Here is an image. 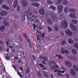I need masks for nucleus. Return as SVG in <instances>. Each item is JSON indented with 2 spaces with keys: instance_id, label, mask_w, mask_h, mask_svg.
<instances>
[{
  "instance_id": "nucleus-1",
  "label": "nucleus",
  "mask_w": 78,
  "mask_h": 78,
  "mask_svg": "<svg viewBox=\"0 0 78 78\" xmlns=\"http://www.w3.org/2000/svg\"><path fill=\"white\" fill-rule=\"evenodd\" d=\"M30 20L31 21H34V22H39V21L37 19L36 16H35L34 15H33L32 17L30 19Z\"/></svg>"
},
{
  "instance_id": "nucleus-2",
  "label": "nucleus",
  "mask_w": 78,
  "mask_h": 78,
  "mask_svg": "<svg viewBox=\"0 0 78 78\" xmlns=\"http://www.w3.org/2000/svg\"><path fill=\"white\" fill-rule=\"evenodd\" d=\"M21 3L22 6H24V7L27 6L28 5V2H27V1L25 0H22L21 2Z\"/></svg>"
},
{
  "instance_id": "nucleus-3",
  "label": "nucleus",
  "mask_w": 78,
  "mask_h": 78,
  "mask_svg": "<svg viewBox=\"0 0 78 78\" xmlns=\"http://www.w3.org/2000/svg\"><path fill=\"white\" fill-rule=\"evenodd\" d=\"M60 52L62 54H64V53H66V54H69L68 51L67 50H65V49L63 48H61Z\"/></svg>"
},
{
  "instance_id": "nucleus-4",
  "label": "nucleus",
  "mask_w": 78,
  "mask_h": 78,
  "mask_svg": "<svg viewBox=\"0 0 78 78\" xmlns=\"http://www.w3.org/2000/svg\"><path fill=\"white\" fill-rule=\"evenodd\" d=\"M57 9L58 11H59V12H61L63 9V6L61 5H58L57 6Z\"/></svg>"
},
{
  "instance_id": "nucleus-5",
  "label": "nucleus",
  "mask_w": 78,
  "mask_h": 78,
  "mask_svg": "<svg viewBox=\"0 0 78 78\" xmlns=\"http://www.w3.org/2000/svg\"><path fill=\"white\" fill-rule=\"evenodd\" d=\"M51 16L52 17V19L54 21L56 20V18H57V16H56V14L55 13H52Z\"/></svg>"
},
{
  "instance_id": "nucleus-6",
  "label": "nucleus",
  "mask_w": 78,
  "mask_h": 78,
  "mask_svg": "<svg viewBox=\"0 0 78 78\" xmlns=\"http://www.w3.org/2000/svg\"><path fill=\"white\" fill-rule=\"evenodd\" d=\"M70 26L71 28L73 31H76L77 30V27L72 24H71Z\"/></svg>"
},
{
  "instance_id": "nucleus-7",
  "label": "nucleus",
  "mask_w": 78,
  "mask_h": 78,
  "mask_svg": "<svg viewBox=\"0 0 78 78\" xmlns=\"http://www.w3.org/2000/svg\"><path fill=\"white\" fill-rule=\"evenodd\" d=\"M33 14V12H30L29 13V14H27V19L28 20H30V19L32 18V17H31V16H32Z\"/></svg>"
},
{
  "instance_id": "nucleus-8",
  "label": "nucleus",
  "mask_w": 78,
  "mask_h": 78,
  "mask_svg": "<svg viewBox=\"0 0 78 78\" xmlns=\"http://www.w3.org/2000/svg\"><path fill=\"white\" fill-rule=\"evenodd\" d=\"M39 13L41 15H44L45 14V10L43 9H41L39 10Z\"/></svg>"
},
{
  "instance_id": "nucleus-9",
  "label": "nucleus",
  "mask_w": 78,
  "mask_h": 78,
  "mask_svg": "<svg viewBox=\"0 0 78 78\" xmlns=\"http://www.w3.org/2000/svg\"><path fill=\"white\" fill-rule=\"evenodd\" d=\"M65 33L66 34L69 35V36H71L72 35V32L70 31V30H66L65 31Z\"/></svg>"
},
{
  "instance_id": "nucleus-10",
  "label": "nucleus",
  "mask_w": 78,
  "mask_h": 78,
  "mask_svg": "<svg viewBox=\"0 0 78 78\" xmlns=\"http://www.w3.org/2000/svg\"><path fill=\"white\" fill-rule=\"evenodd\" d=\"M63 25L64 28H67V27L68 26V23L64 21H63Z\"/></svg>"
},
{
  "instance_id": "nucleus-11",
  "label": "nucleus",
  "mask_w": 78,
  "mask_h": 78,
  "mask_svg": "<svg viewBox=\"0 0 78 78\" xmlns=\"http://www.w3.org/2000/svg\"><path fill=\"white\" fill-rule=\"evenodd\" d=\"M70 73L72 75H75L76 74V71L74 69H72L70 70Z\"/></svg>"
},
{
  "instance_id": "nucleus-12",
  "label": "nucleus",
  "mask_w": 78,
  "mask_h": 78,
  "mask_svg": "<svg viewBox=\"0 0 78 78\" xmlns=\"http://www.w3.org/2000/svg\"><path fill=\"white\" fill-rule=\"evenodd\" d=\"M7 14V12L5 11H2L0 13L1 16H5Z\"/></svg>"
},
{
  "instance_id": "nucleus-13",
  "label": "nucleus",
  "mask_w": 78,
  "mask_h": 78,
  "mask_svg": "<svg viewBox=\"0 0 78 78\" xmlns=\"http://www.w3.org/2000/svg\"><path fill=\"white\" fill-rule=\"evenodd\" d=\"M17 4H18V1H15L14 2L13 4V6L14 8H16L17 6Z\"/></svg>"
},
{
  "instance_id": "nucleus-14",
  "label": "nucleus",
  "mask_w": 78,
  "mask_h": 78,
  "mask_svg": "<svg viewBox=\"0 0 78 78\" xmlns=\"http://www.w3.org/2000/svg\"><path fill=\"white\" fill-rule=\"evenodd\" d=\"M69 12H75L76 10V9L73 8H70L69 9Z\"/></svg>"
},
{
  "instance_id": "nucleus-15",
  "label": "nucleus",
  "mask_w": 78,
  "mask_h": 78,
  "mask_svg": "<svg viewBox=\"0 0 78 78\" xmlns=\"http://www.w3.org/2000/svg\"><path fill=\"white\" fill-rule=\"evenodd\" d=\"M2 7L3 8H5V9H7V10H9V8L5 5H2Z\"/></svg>"
},
{
  "instance_id": "nucleus-16",
  "label": "nucleus",
  "mask_w": 78,
  "mask_h": 78,
  "mask_svg": "<svg viewBox=\"0 0 78 78\" xmlns=\"http://www.w3.org/2000/svg\"><path fill=\"white\" fill-rule=\"evenodd\" d=\"M69 17H71V18H73V19H75L76 18V16L74 14L71 13L69 14Z\"/></svg>"
},
{
  "instance_id": "nucleus-17",
  "label": "nucleus",
  "mask_w": 78,
  "mask_h": 78,
  "mask_svg": "<svg viewBox=\"0 0 78 78\" xmlns=\"http://www.w3.org/2000/svg\"><path fill=\"white\" fill-rule=\"evenodd\" d=\"M31 5H32V6H35L36 7H39V4L36 3L31 4Z\"/></svg>"
},
{
  "instance_id": "nucleus-18",
  "label": "nucleus",
  "mask_w": 78,
  "mask_h": 78,
  "mask_svg": "<svg viewBox=\"0 0 78 78\" xmlns=\"http://www.w3.org/2000/svg\"><path fill=\"white\" fill-rule=\"evenodd\" d=\"M47 21L49 24H51L52 23V21H51V20L50 18H48Z\"/></svg>"
},
{
  "instance_id": "nucleus-19",
  "label": "nucleus",
  "mask_w": 78,
  "mask_h": 78,
  "mask_svg": "<svg viewBox=\"0 0 78 78\" xmlns=\"http://www.w3.org/2000/svg\"><path fill=\"white\" fill-rule=\"evenodd\" d=\"M55 56L58 57V59H61V60H62V56L60 55L57 54Z\"/></svg>"
},
{
  "instance_id": "nucleus-20",
  "label": "nucleus",
  "mask_w": 78,
  "mask_h": 78,
  "mask_svg": "<svg viewBox=\"0 0 78 78\" xmlns=\"http://www.w3.org/2000/svg\"><path fill=\"white\" fill-rule=\"evenodd\" d=\"M66 64L67 66H69V67H71L72 66V64L71 62L69 61H67L66 62Z\"/></svg>"
},
{
  "instance_id": "nucleus-21",
  "label": "nucleus",
  "mask_w": 78,
  "mask_h": 78,
  "mask_svg": "<svg viewBox=\"0 0 78 78\" xmlns=\"http://www.w3.org/2000/svg\"><path fill=\"white\" fill-rule=\"evenodd\" d=\"M69 8L68 6L66 7L64 9V11L65 12L67 13V12H68V9H69Z\"/></svg>"
},
{
  "instance_id": "nucleus-22",
  "label": "nucleus",
  "mask_w": 78,
  "mask_h": 78,
  "mask_svg": "<svg viewBox=\"0 0 78 78\" xmlns=\"http://www.w3.org/2000/svg\"><path fill=\"white\" fill-rule=\"evenodd\" d=\"M72 22L73 23H74V24H77L78 23V21L76 20L73 19L72 20Z\"/></svg>"
},
{
  "instance_id": "nucleus-23",
  "label": "nucleus",
  "mask_w": 78,
  "mask_h": 78,
  "mask_svg": "<svg viewBox=\"0 0 78 78\" xmlns=\"http://www.w3.org/2000/svg\"><path fill=\"white\" fill-rule=\"evenodd\" d=\"M69 2L67 0H63V5H66L67 3Z\"/></svg>"
},
{
  "instance_id": "nucleus-24",
  "label": "nucleus",
  "mask_w": 78,
  "mask_h": 78,
  "mask_svg": "<svg viewBox=\"0 0 78 78\" xmlns=\"http://www.w3.org/2000/svg\"><path fill=\"white\" fill-rule=\"evenodd\" d=\"M43 59L45 61H48V58L47 57L44 56L43 57Z\"/></svg>"
},
{
  "instance_id": "nucleus-25",
  "label": "nucleus",
  "mask_w": 78,
  "mask_h": 78,
  "mask_svg": "<svg viewBox=\"0 0 78 78\" xmlns=\"http://www.w3.org/2000/svg\"><path fill=\"white\" fill-rule=\"evenodd\" d=\"M72 52L73 54H77V51L75 49H73L72 50Z\"/></svg>"
},
{
  "instance_id": "nucleus-26",
  "label": "nucleus",
  "mask_w": 78,
  "mask_h": 78,
  "mask_svg": "<svg viewBox=\"0 0 78 78\" xmlns=\"http://www.w3.org/2000/svg\"><path fill=\"white\" fill-rule=\"evenodd\" d=\"M62 1V0H58V1L56 3V5H59V4H61Z\"/></svg>"
},
{
  "instance_id": "nucleus-27",
  "label": "nucleus",
  "mask_w": 78,
  "mask_h": 78,
  "mask_svg": "<svg viewBox=\"0 0 78 78\" xmlns=\"http://www.w3.org/2000/svg\"><path fill=\"white\" fill-rule=\"evenodd\" d=\"M47 2L49 5H52V4L53 3V1L50 0H48Z\"/></svg>"
},
{
  "instance_id": "nucleus-28",
  "label": "nucleus",
  "mask_w": 78,
  "mask_h": 78,
  "mask_svg": "<svg viewBox=\"0 0 78 78\" xmlns=\"http://www.w3.org/2000/svg\"><path fill=\"white\" fill-rule=\"evenodd\" d=\"M74 47L76 49V50H78V43H75L74 44Z\"/></svg>"
},
{
  "instance_id": "nucleus-29",
  "label": "nucleus",
  "mask_w": 78,
  "mask_h": 78,
  "mask_svg": "<svg viewBox=\"0 0 78 78\" xmlns=\"http://www.w3.org/2000/svg\"><path fill=\"white\" fill-rule=\"evenodd\" d=\"M0 30L1 31L5 30V27L4 26H2L0 28Z\"/></svg>"
},
{
  "instance_id": "nucleus-30",
  "label": "nucleus",
  "mask_w": 78,
  "mask_h": 78,
  "mask_svg": "<svg viewBox=\"0 0 78 78\" xmlns=\"http://www.w3.org/2000/svg\"><path fill=\"white\" fill-rule=\"evenodd\" d=\"M68 42L70 44H73V41L71 39H69L68 40Z\"/></svg>"
},
{
  "instance_id": "nucleus-31",
  "label": "nucleus",
  "mask_w": 78,
  "mask_h": 78,
  "mask_svg": "<svg viewBox=\"0 0 78 78\" xmlns=\"http://www.w3.org/2000/svg\"><path fill=\"white\" fill-rule=\"evenodd\" d=\"M66 42L65 41H62L61 42V44L62 46H63L64 45L66 44Z\"/></svg>"
},
{
  "instance_id": "nucleus-32",
  "label": "nucleus",
  "mask_w": 78,
  "mask_h": 78,
  "mask_svg": "<svg viewBox=\"0 0 78 78\" xmlns=\"http://www.w3.org/2000/svg\"><path fill=\"white\" fill-rule=\"evenodd\" d=\"M3 23L5 26H8L9 25L8 22H7L6 21L4 22Z\"/></svg>"
},
{
  "instance_id": "nucleus-33",
  "label": "nucleus",
  "mask_w": 78,
  "mask_h": 78,
  "mask_svg": "<svg viewBox=\"0 0 78 78\" xmlns=\"http://www.w3.org/2000/svg\"><path fill=\"white\" fill-rule=\"evenodd\" d=\"M50 8L52 9V10H53L54 11L56 9V7H55V6H53V5H51L50 7Z\"/></svg>"
},
{
  "instance_id": "nucleus-34",
  "label": "nucleus",
  "mask_w": 78,
  "mask_h": 78,
  "mask_svg": "<svg viewBox=\"0 0 78 78\" xmlns=\"http://www.w3.org/2000/svg\"><path fill=\"white\" fill-rule=\"evenodd\" d=\"M54 29L56 31H58L59 29H58V26H55L54 27Z\"/></svg>"
},
{
  "instance_id": "nucleus-35",
  "label": "nucleus",
  "mask_w": 78,
  "mask_h": 78,
  "mask_svg": "<svg viewBox=\"0 0 78 78\" xmlns=\"http://www.w3.org/2000/svg\"><path fill=\"white\" fill-rule=\"evenodd\" d=\"M73 67L75 69V70H76V71H77L78 72V69L77 68V66H76V65H74L73 66Z\"/></svg>"
},
{
  "instance_id": "nucleus-36",
  "label": "nucleus",
  "mask_w": 78,
  "mask_h": 78,
  "mask_svg": "<svg viewBox=\"0 0 78 78\" xmlns=\"http://www.w3.org/2000/svg\"><path fill=\"white\" fill-rule=\"evenodd\" d=\"M29 13H30V11H29V10H28L24 12V14H30Z\"/></svg>"
},
{
  "instance_id": "nucleus-37",
  "label": "nucleus",
  "mask_w": 78,
  "mask_h": 78,
  "mask_svg": "<svg viewBox=\"0 0 78 78\" xmlns=\"http://www.w3.org/2000/svg\"><path fill=\"white\" fill-rule=\"evenodd\" d=\"M48 29L49 32H51V31H52V30H51V29L50 27H48Z\"/></svg>"
},
{
  "instance_id": "nucleus-38",
  "label": "nucleus",
  "mask_w": 78,
  "mask_h": 78,
  "mask_svg": "<svg viewBox=\"0 0 78 78\" xmlns=\"http://www.w3.org/2000/svg\"><path fill=\"white\" fill-rule=\"evenodd\" d=\"M60 18H63L64 17V14L62 13L59 15Z\"/></svg>"
},
{
  "instance_id": "nucleus-39",
  "label": "nucleus",
  "mask_w": 78,
  "mask_h": 78,
  "mask_svg": "<svg viewBox=\"0 0 78 78\" xmlns=\"http://www.w3.org/2000/svg\"><path fill=\"white\" fill-rule=\"evenodd\" d=\"M6 59H7V60H9V59H10V58H9V56H8V55H7L6 57Z\"/></svg>"
},
{
  "instance_id": "nucleus-40",
  "label": "nucleus",
  "mask_w": 78,
  "mask_h": 78,
  "mask_svg": "<svg viewBox=\"0 0 78 78\" xmlns=\"http://www.w3.org/2000/svg\"><path fill=\"white\" fill-rule=\"evenodd\" d=\"M9 40L8 39L5 42V43H6V44H7V45H8L9 44Z\"/></svg>"
},
{
  "instance_id": "nucleus-41",
  "label": "nucleus",
  "mask_w": 78,
  "mask_h": 78,
  "mask_svg": "<svg viewBox=\"0 0 78 78\" xmlns=\"http://www.w3.org/2000/svg\"><path fill=\"white\" fill-rule=\"evenodd\" d=\"M24 36L27 39H28V37L27 36V34H26L25 33H23Z\"/></svg>"
},
{
  "instance_id": "nucleus-42",
  "label": "nucleus",
  "mask_w": 78,
  "mask_h": 78,
  "mask_svg": "<svg viewBox=\"0 0 78 78\" xmlns=\"http://www.w3.org/2000/svg\"><path fill=\"white\" fill-rule=\"evenodd\" d=\"M42 69L43 70H46L47 69V68L45 66V65L43 66L42 67Z\"/></svg>"
},
{
  "instance_id": "nucleus-43",
  "label": "nucleus",
  "mask_w": 78,
  "mask_h": 78,
  "mask_svg": "<svg viewBox=\"0 0 78 78\" xmlns=\"http://www.w3.org/2000/svg\"><path fill=\"white\" fill-rule=\"evenodd\" d=\"M17 11H20V7L19 6H17Z\"/></svg>"
},
{
  "instance_id": "nucleus-44",
  "label": "nucleus",
  "mask_w": 78,
  "mask_h": 78,
  "mask_svg": "<svg viewBox=\"0 0 78 78\" xmlns=\"http://www.w3.org/2000/svg\"><path fill=\"white\" fill-rule=\"evenodd\" d=\"M27 73H29V72H30V69H29V67H27Z\"/></svg>"
},
{
  "instance_id": "nucleus-45",
  "label": "nucleus",
  "mask_w": 78,
  "mask_h": 78,
  "mask_svg": "<svg viewBox=\"0 0 78 78\" xmlns=\"http://www.w3.org/2000/svg\"><path fill=\"white\" fill-rule=\"evenodd\" d=\"M3 3V0H0V5Z\"/></svg>"
},
{
  "instance_id": "nucleus-46",
  "label": "nucleus",
  "mask_w": 78,
  "mask_h": 78,
  "mask_svg": "<svg viewBox=\"0 0 78 78\" xmlns=\"http://www.w3.org/2000/svg\"><path fill=\"white\" fill-rule=\"evenodd\" d=\"M39 66L40 67H41L42 68V67H43L44 66H43V65H42V64L41 63H39Z\"/></svg>"
},
{
  "instance_id": "nucleus-47",
  "label": "nucleus",
  "mask_w": 78,
  "mask_h": 78,
  "mask_svg": "<svg viewBox=\"0 0 78 78\" xmlns=\"http://www.w3.org/2000/svg\"><path fill=\"white\" fill-rule=\"evenodd\" d=\"M48 64L49 66H51V63L50 61L48 62Z\"/></svg>"
},
{
  "instance_id": "nucleus-48",
  "label": "nucleus",
  "mask_w": 78,
  "mask_h": 78,
  "mask_svg": "<svg viewBox=\"0 0 78 78\" xmlns=\"http://www.w3.org/2000/svg\"><path fill=\"white\" fill-rule=\"evenodd\" d=\"M51 63H52V64H56V62H55L54 61H52L51 62Z\"/></svg>"
},
{
  "instance_id": "nucleus-49",
  "label": "nucleus",
  "mask_w": 78,
  "mask_h": 78,
  "mask_svg": "<svg viewBox=\"0 0 78 78\" xmlns=\"http://www.w3.org/2000/svg\"><path fill=\"white\" fill-rule=\"evenodd\" d=\"M45 61L44 60L42 61V62L43 63V64H45Z\"/></svg>"
},
{
  "instance_id": "nucleus-50",
  "label": "nucleus",
  "mask_w": 78,
  "mask_h": 78,
  "mask_svg": "<svg viewBox=\"0 0 78 78\" xmlns=\"http://www.w3.org/2000/svg\"><path fill=\"white\" fill-rule=\"evenodd\" d=\"M43 57H44V56H42V55L40 56V58L41 59H43Z\"/></svg>"
},
{
  "instance_id": "nucleus-51",
  "label": "nucleus",
  "mask_w": 78,
  "mask_h": 78,
  "mask_svg": "<svg viewBox=\"0 0 78 78\" xmlns=\"http://www.w3.org/2000/svg\"><path fill=\"white\" fill-rule=\"evenodd\" d=\"M45 37V34L44 33H43L42 34V37Z\"/></svg>"
},
{
  "instance_id": "nucleus-52",
  "label": "nucleus",
  "mask_w": 78,
  "mask_h": 78,
  "mask_svg": "<svg viewBox=\"0 0 78 78\" xmlns=\"http://www.w3.org/2000/svg\"><path fill=\"white\" fill-rule=\"evenodd\" d=\"M61 69L62 70H66V69H65V68H64V67H61Z\"/></svg>"
},
{
  "instance_id": "nucleus-53",
  "label": "nucleus",
  "mask_w": 78,
  "mask_h": 78,
  "mask_svg": "<svg viewBox=\"0 0 78 78\" xmlns=\"http://www.w3.org/2000/svg\"><path fill=\"white\" fill-rule=\"evenodd\" d=\"M22 20H25V17H23L22 18Z\"/></svg>"
},
{
  "instance_id": "nucleus-54",
  "label": "nucleus",
  "mask_w": 78,
  "mask_h": 78,
  "mask_svg": "<svg viewBox=\"0 0 78 78\" xmlns=\"http://www.w3.org/2000/svg\"><path fill=\"white\" fill-rule=\"evenodd\" d=\"M19 37H20V41L21 42H22V38L20 37V36L19 35Z\"/></svg>"
},
{
  "instance_id": "nucleus-55",
  "label": "nucleus",
  "mask_w": 78,
  "mask_h": 78,
  "mask_svg": "<svg viewBox=\"0 0 78 78\" xmlns=\"http://www.w3.org/2000/svg\"><path fill=\"white\" fill-rule=\"evenodd\" d=\"M38 28L40 30H41V29H42V27L41 26H38Z\"/></svg>"
},
{
  "instance_id": "nucleus-56",
  "label": "nucleus",
  "mask_w": 78,
  "mask_h": 78,
  "mask_svg": "<svg viewBox=\"0 0 78 78\" xmlns=\"http://www.w3.org/2000/svg\"><path fill=\"white\" fill-rule=\"evenodd\" d=\"M33 26L34 28H36V24H33Z\"/></svg>"
},
{
  "instance_id": "nucleus-57",
  "label": "nucleus",
  "mask_w": 78,
  "mask_h": 78,
  "mask_svg": "<svg viewBox=\"0 0 78 78\" xmlns=\"http://www.w3.org/2000/svg\"><path fill=\"white\" fill-rule=\"evenodd\" d=\"M32 57H33V59H34V60H35L36 59V58H35V57H34V55H32Z\"/></svg>"
},
{
  "instance_id": "nucleus-58",
  "label": "nucleus",
  "mask_w": 78,
  "mask_h": 78,
  "mask_svg": "<svg viewBox=\"0 0 78 78\" xmlns=\"http://www.w3.org/2000/svg\"><path fill=\"white\" fill-rule=\"evenodd\" d=\"M27 41L29 43L30 42V39L27 38Z\"/></svg>"
},
{
  "instance_id": "nucleus-59",
  "label": "nucleus",
  "mask_w": 78,
  "mask_h": 78,
  "mask_svg": "<svg viewBox=\"0 0 78 78\" xmlns=\"http://www.w3.org/2000/svg\"><path fill=\"white\" fill-rule=\"evenodd\" d=\"M51 71H53V67H52V66L51 67Z\"/></svg>"
},
{
  "instance_id": "nucleus-60",
  "label": "nucleus",
  "mask_w": 78,
  "mask_h": 78,
  "mask_svg": "<svg viewBox=\"0 0 78 78\" xmlns=\"http://www.w3.org/2000/svg\"><path fill=\"white\" fill-rule=\"evenodd\" d=\"M61 34L62 35V36H64V33L63 32H62Z\"/></svg>"
},
{
  "instance_id": "nucleus-61",
  "label": "nucleus",
  "mask_w": 78,
  "mask_h": 78,
  "mask_svg": "<svg viewBox=\"0 0 78 78\" xmlns=\"http://www.w3.org/2000/svg\"><path fill=\"white\" fill-rule=\"evenodd\" d=\"M17 73L20 76H21V77H22V76H21V75L19 73L17 72Z\"/></svg>"
},
{
  "instance_id": "nucleus-62",
  "label": "nucleus",
  "mask_w": 78,
  "mask_h": 78,
  "mask_svg": "<svg viewBox=\"0 0 78 78\" xmlns=\"http://www.w3.org/2000/svg\"><path fill=\"white\" fill-rule=\"evenodd\" d=\"M14 59H17V60H18V59L19 58H18V57H17L16 56V57H15Z\"/></svg>"
},
{
  "instance_id": "nucleus-63",
  "label": "nucleus",
  "mask_w": 78,
  "mask_h": 78,
  "mask_svg": "<svg viewBox=\"0 0 78 78\" xmlns=\"http://www.w3.org/2000/svg\"><path fill=\"white\" fill-rule=\"evenodd\" d=\"M20 70H21L22 71V70H23V69L22 68V67H20Z\"/></svg>"
},
{
  "instance_id": "nucleus-64",
  "label": "nucleus",
  "mask_w": 78,
  "mask_h": 78,
  "mask_svg": "<svg viewBox=\"0 0 78 78\" xmlns=\"http://www.w3.org/2000/svg\"><path fill=\"white\" fill-rule=\"evenodd\" d=\"M58 76H63V75H62V74H61L60 73H59V74L58 75Z\"/></svg>"
}]
</instances>
